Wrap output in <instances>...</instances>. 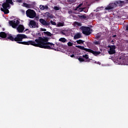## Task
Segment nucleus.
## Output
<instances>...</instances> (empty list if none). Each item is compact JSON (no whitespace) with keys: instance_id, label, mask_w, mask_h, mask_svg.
Segmentation results:
<instances>
[{"instance_id":"obj_19","label":"nucleus","mask_w":128,"mask_h":128,"mask_svg":"<svg viewBox=\"0 0 128 128\" xmlns=\"http://www.w3.org/2000/svg\"><path fill=\"white\" fill-rule=\"evenodd\" d=\"M76 48H80V50H86L88 49L84 48V46H76Z\"/></svg>"},{"instance_id":"obj_36","label":"nucleus","mask_w":128,"mask_h":128,"mask_svg":"<svg viewBox=\"0 0 128 128\" xmlns=\"http://www.w3.org/2000/svg\"><path fill=\"white\" fill-rule=\"evenodd\" d=\"M120 4H124V1H119Z\"/></svg>"},{"instance_id":"obj_12","label":"nucleus","mask_w":128,"mask_h":128,"mask_svg":"<svg viewBox=\"0 0 128 128\" xmlns=\"http://www.w3.org/2000/svg\"><path fill=\"white\" fill-rule=\"evenodd\" d=\"M118 62H120V64H124V62H126V60H124V57H120L118 59Z\"/></svg>"},{"instance_id":"obj_1","label":"nucleus","mask_w":128,"mask_h":128,"mask_svg":"<svg viewBox=\"0 0 128 128\" xmlns=\"http://www.w3.org/2000/svg\"><path fill=\"white\" fill-rule=\"evenodd\" d=\"M48 38H39L36 39L34 41L29 40L28 42H18V44H26L27 46H38L42 48H47V50H54V44L52 42H49Z\"/></svg>"},{"instance_id":"obj_6","label":"nucleus","mask_w":128,"mask_h":128,"mask_svg":"<svg viewBox=\"0 0 128 128\" xmlns=\"http://www.w3.org/2000/svg\"><path fill=\"white\" fill-rule=\"evenodd\" d=\"M80 30H82V34H86V36H90V34H91L90 28L89 27L82 26L80 28Z\"/></svg>"},{"instance_id":"obj_31","label":"nucleus","mask_w":128,"mask_h":128,"mask_svg":"<svg viewBox=\"0 0 128 128\" xmlns=\"http://www.w3.org/2000/svg\"><path fill=\"white\" fill-rule=\"evenodd\" d=\"M68 46H72V42H68Z\"/></svg>"},{"instance_id":"obj_38","label":"nucleus","mask_w":128,"mask_h":128,"mask_svg":"<svg viewBox=\"0 0 128 128\" xmlns=\"http://www.w3.org/2000/svg\"><path fill=\"white\" fill-rule=\"evenodd\" d=\"M74 54H72L70 56V57L71 58H74Z\"/></svg>"},{"instance_id":"obj_15","label":"nucleus","mask_w":128,"mask_h":128,"mask_svg":"<svg viewBox=\"0 0 128 128\" xmlns=\"http://www.w3.org/2000/svg\"><path fill=\"white\" fill-rule=\"evenodd\" d=\"M25 8H32V5L30 4H28L26 3H24L22 5Z\"/></svg>"},{"instance_id":"obj_42","label":"nucleus","mask_w":128,"mask_h":128,"mask_svg":"<svg viewBox=\"0 0 128 128\" xmlns=\"http://www.w3.org/2000/svg\"><path fill=\"white\" fill-rule=\"evenodd\" d=\"M27 30H28V29H26V32Z\"/></svg>"},{"instance_id":"obj_35","label":"nucleus","mask_w":128,"mask_h":128,"mask_svg":"<svg viewBox=\"0 0 128 128\" xmlns=\"http://www.w3.org/2000/svg\"><path fill=\"white\" fill-rule=\"evenodd\" d=\"M94 44H98V41H95V42H94Z\"/></svg>"},{"instance_id":"obj_2","label":"nucleus","mask_w":128,"mask_h":128,"mask_svg":"<svg viewBox=\"0 0 128 128\" xmlns=\"http://www.w3.org/2000/svg\"><path fill=\"white\" fill-rule=\"evenodd\" d=\"M7 38H8V40H12V42H14V40L15 42H22V40H24V38H28V36L24 34H18L15 38L10 34L8 36Z\"/></svg>"},{"instance_id":"obj_26","label":"nucleus","mask_w":128,"mask_h":128,"mask_svg":"<svg viewBox=\"0 0 128 128\" xmlns=\"http://www.w3.org/2000/svg\"><path fill=\"white\" fill-rule=\"evenodd\" d=\"M39 8L40 10H44V5H40Z\"/></svg>"},{"instance_id":"obj_28","label":"nucleus","mask_w":128,"mask_h":128,"mask_svg":"<svg viewBox=\"0 0 128 128\" xmlns=\"http://www.w3.org/2000/svg\"><path fill=\"white\" fill-rule=\"evenodd\" d=\"M83 58H85L86 60H88V54L83 55Z\"/></svg>"},{"instance_id":"obj_29","label":"nucleus","mask_w":128,"mask_h":128,"mask_svg":"<svg viewBox=\"0 0 128 128\" xmlns=\"http://www.w3.org/2000/svg\"><path fill=\"white\" fill-rule=\"evenodd\" d=\"M76 0H68V1L69 2H71L72 4V2H76Z\"/></svg>"},{"instance_id":"obj_37","label":"nucleus","mask_w":128,"mask_h":128,"mask_svg":"<svg viewBox=\"0 0 128 128\" xmlns=\"http://www.w3.org/2000/svg\"><path fill=\"white\" fill-rule=\"evenodd\" d=\"M42 30L43 32H46V28H44V29H42Z\"/></svg>"},{"instance_id":"obj_9","label":"nucleus","mask_w":128,"mask_h":128,"mask_svg":"<svg viewBox=\"0 0 128 128\" xmlns=\"http://www.w3.org/2000/svg\"><path fill=\"white\" fill-rule=\"evenodd\" d=\"M18 32L22 33L24 30V26L22 24L19 25L16 28Z\"/></svg>"},{"instance_id":"obj_25","label":"nucleus","mask_w":128,"mask_h":128,"mask_svg":"<svg viewBox=\"0 0 128 128\" xmlns=\"http://www.w3.org/2000/svg\"><path fill=\"white\" fill-rule=\"evenodd\" d=\"M78 60L80 62H84V60L80 57L78 58Z\"/></svg>"},{"instance_id":"obj_24","label":"nucleus","mask_w":128,"mask_h":128,"mask_svg":"<svg viewBox=\"0 0 128 128\" xmlns=\"http://www.w3.org/2000/svg\"><path fill=\"white\" fill-rule=\"evenodd\" d=\"M54 10H60V8L58 6H54Z\"/></svg>"},{"instance_id":"obj_18","label":"nucleus","mask_w":128,"mask_h":128,"mask_svg":"<svg viewBox=\"0 0 128 128\" xmlns=\"http://www.w3.org/2000/svg\"><path fill=\"white\" fill-rule=\"evenodd\" d=\"M74 26H81L82 24H80V22H74Z\"/></svg>"},{"instance_id":"obj_39","label":"nucleus","mask_w":128,"mask_h":128,"mask_svg":"<svg viewBox=\"0 0 128 128\" xmlns=\"http://www.w3.org/2000/svg\"><path fill=\"white\" fill-rule=\"evenodd\" d=\"M126 4H128V0H126Z\"/></svg>"},{"instance_id":"obj_33","label":"nucleus","mask_w":128,"mask_h":128,"mask_svg":"<svg viewBox=\"0 0 128 128\" xmlns=\"http://www.w3.org/2000/svg\"><path fill=\"white\" fill-rule=\"evenodd\" d=\"M82 6V3L80 4L78 6H77V8H80Z\"/></svg>"},{"instance_id":"obj_5","label":"nucleus","mask_w":128,"mask_h":128,"mask_svg":"<svg viewBox=\"0 0 128 128\" xmlns=\"http://www.w3.org/2000/svg\"><path fill=\"white\" fill-rule=\"evenodd\" d=\"M9 24L13 28H16L20 24V20L14 19V20L10 21Z\"/></svg>"},{"instance_id":"obj_21","label":"nucleus","mask_w":128,"mask_h":128,"mask_svg":"<svg viewBox=\"0 0 128 128\" xmlns=\"http://www.w3.org/2000/svg\"><path fill=\"white\" fill-rule=\"evenodd\" d=\"M77 44H84V41H83L82 40H79L76 41Z\"/></svg>"},{"instance_id":"obj_10","label":"nucleus","mask_w":128,"mask_h":128,"mask_svg":"<svg viewBox=\"0 0 128 128\" xmlns=\"http://www.w3.org/2000/svg\"><path fill=\"white\" fill-rule=\"evenodd\" d=\"M39 22L42 24V26H47L50 24V22H46V20L42 18L40 19Z\"/></svg>"},{"instance_id":"obj_16","label":"nucleus","mask_w":128,"mask_h":128,"mask_svg":"<svg viewBox=\"0 0 128 128\" xmlns=\"http://www.w3.org/2000/svg\"><path fill=\"white\" fill-rule=\"evenodd\" d=\"M90 52H92V54H93L94 56H98V54H100V52H96L92 50H90Z\"/></svg>"},{"instance_id":"obj_40","label":"nucleus","mask_w":128,"mask_h":128,"mask_svg":"<svg viewBox=\"0 0 128 128\" xmlns=\"http://www.w3.org/2000/svg\"><path fill=\"white\" fill-rule=\"evenodd\" d=\"M78 7H76V8H75L74 10H78Z\"/></svg>"},{"instance_id":"obj_17","label":"nucleus","mask_w":128,"mask_h":128,"mask_svg":"<svg viewBox=\"0 0 128 128\" xmlns=\"http://www.w3.org/2000/svg\"><path fill=\"white\" fill-rule=\"evenodd\" d=\"M0 38H6V34L4 32H1L0 33Z\"/></svg>"},{"instance_id":"obj_44","label":"nucleus","mask_w":128,"mask_h":128,"mask_svg":"<svg viewBox=\"0 0 128 128\" xmlns=\"http://www.w3.org/2000/svg\"><path fill=\"white\" fill-rule=\"evenodd\" d=\"M112 42H113L114 41H113V40H112Z\"/></svg>"},{"instance_id":"obj_23","label":"nucleus","mask_w":128,"mask_h":128,"mask_svg":"<svg viewBox=\"0 0 128 128\" xmlns=\"http://www.w3.org/2000/svg\"><path fill=\"white\" fill-rule=\"evenodd\" d=\"M44 10H48V5L44 6Z\"/></svg>"},{"instance_id":"obj_27","label":"nucleus","mask_w":128,"mask_h":128,"mask_svg":"<svg viewBox=\"0 0 128 128\" xmlns=\"http://www.w3.org/2000/svg\"><path fill=\"white\" fill-rule=\"evenodd\" d=\"M50 23L52 24L53 26H56V22L52 21V20H50Z\"/></svg>"},{"instance_id":"obj_3","label":"nucleus","mask_w":128,"mask_h":128,"mask_svg":"<svg viewBox=\"0 0 128 128\" xmlns=\"http://www.w3.org/2000/svg\"><path fill=\"white\" fill-rule=\"evenodd\" d=\"M14 4V2H12V0H6V2L2 4V6L3 8H1L2 12H4L5 14H8L10 11L8 10V8H10V4Z\"/></svg>"},{"instance_id":"obj_22","label":"nucleus","mask_w":128,"mask_h":128,"mask_svg":"<svg viewBox=\"0 0 128 128\" xmlns=\"http://www.w3.org/2000/svg\"><path fill=\"white\" fill-rule=\"evenodd\" d=\"M64 22H58L57 24L58 26H64Z\"/></svg>"},{"instance_id":"obj_11","label":"nucleus","mask_w":128,"mask_h":128,"mask_svg":"<svg viewBox=\"0 0 128 128\" xmlns=\"http://www.w3.org/2000/svg\"><path fill=\"white\" fill-rule=\"evenodd\" d=\"M115 6H116V4H109L106 6V8H105V10H112V8H114Z\"/></svg>"},{"instance_id":"obj_20","label":"nucleus","mask_w":128,"mask_h":128,"mask_svg":"<svg viewBox=\"0 0 128 128\" xmlns=\"http://www.w3.org/2000/svg\"><path fill=\"white\" fill-rule=\"evenodd\" d=\"M59 42H66V39L64 38H60L59 39Z\"/></svg>"},{"instance_id":"obj_14","label":"nucleus","mask_w":128,"mask_h":128,"mask_svg":"<svg viewBox=\"0 0 128 128\" xmlns=\"http://www.w3.org/2000/svg\"><path fill=\"white\" fill-rule=\"evenodd\" d=\"M82 38V34L77 33L74 36V40H78V38Z\"/></svg>"},{"instance_id":"obj_13","label":"nucleus","mask_w":128,"mask_h":128,"mask_svg":"<svg viewBox=\"0 0 128 128\" xmlns=\"http://www.w3.org/2000/svg\"><path fill=\"white\" fill-rule=\"evenodd\" d=\"M43 16H44V18H52V15L50 14L48 12H45L44 14H43Z\"/></svg>"},{"instance_id":"obj_8","label":"nucleus","mask_w":128,"mask_h":128,"mask_svg":"<svg viewBox=\"0 0 128 128\" xmlns=\"http://www.w3.org/2000/svg\"><path fill=\"white\" fill-rule=\"evenodd\" d=\"M29 26L30 28H38V24L34 20L30 21Z\"/></svg>"},{"instance_id":"obj_4","label":"nucleus","mask_w":128,"mask_h":128,"mask_svg":"<svg viewBox=\"0 0 128 128\" xmlns=\"http://www.w3.org/2000/svg\"><path fill=\"white\" fill-rule=\"evenodd\" d=\"M26 14L28 18H34L36 16V13L34 10L32 9H28L26 11Z\"/></svg>"},{"instance_id":"obj_43","label":"nucleus","mask_w":128,"mask_h":128,"mask_svg":"<svg viewBox=\"0 0 128 128\" xmlns=\"http://www.w3.org/2000/svg\"><path fill=\"white\" fill-rule=\"evenodd\" d=\"M22 12H24V10H22Z\"/></svg>"},{"instance_id":"obj_30","label":"nucleus","mask_w":128,"mask_h":128,"mask_svg":"<svg viewBox=\"0 0 128 128\" xmlns=\"http://www.w3.org/2000/svg\"><path fill=\"white\" fill-rule=\"evenodd\" d=\"M46 34L47 36H52V33L47 32H46Z\"/></svg>"},{"instance_id":"obj_34","label":"nucleus","mask_w":128,"mask_h":128,"mask_svg":"<svg viewBox=\"0 0 128 128\" xmlns=\"http://www.w3.org/2000/svg\"><path fill=\"white\" fill-rule=\"evenodd\" d=\"M16 2H22V0H16Z\"/></svg>"},{"instance_id":"obj_32","label":"nucleus","mask_w":128,"mask_h":128,"mask_svg":"<svg viewBox=\"0 0 128 128\" xmlns=\"http://www.w3.org/2000/svg\"><path fill=\"white\" fill-rule=\"evenodd\" d=\"M80 18H86V16H79Z\"/></svg>"},{"instance_id":"obj_7","label":"nucleus","mask_w":128,"mask_h":128,"mask_svg":"<svg viewBox=\"0 0 128 128\" xmlns=\"http://www.w3.org/2000/svg\"><path fill=\"white\" fill-rule=\"evenodd\" d=\"M108 52L109 54H114L116 52V46L111 45L108 46Z\"/></svg>"},{"instance_id":"obj_41","label":"nucleus","mask_w":128,"mask_h":128,"mask_svg":"<svg viewBox=\"0 0 128 128\" xmlns=\"http://www.w3.org/2000/svg\"><path fill=\"white\" fill-rule=\"evenodd\" d=\"M116 35L113 36V38H116Z\"/></svg>"}]
</instances>
